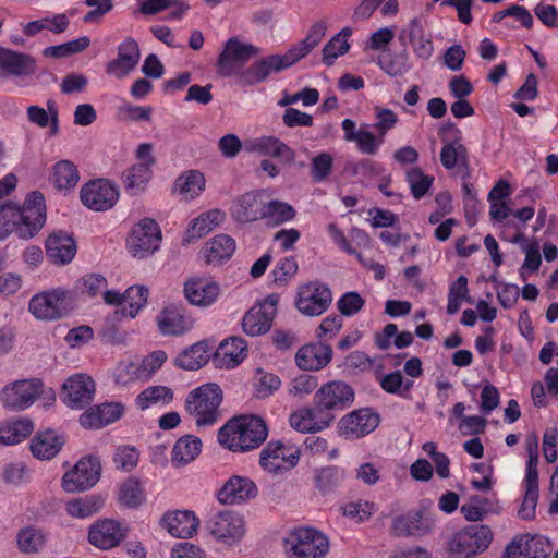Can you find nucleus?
Instances as JSON below:
<instances>
[{"label":"nucleus","mask_w":558,"mask_h":558,"mask_svg":"<svg viewBox=\"0 0 558 558\" xmlns=\"http://www.w3.org/2000/svg\"><path fill=\"white\" fill-rule=\"evenodd\" d=\"M268 436L266 422L254 414L230 418L217 434L218 442L232 452H247L258 448Z\"/></svg>","instance_id":"obj_1"},{"label":"nucleus","mask_w":558,"mask_h":558,"mask_svg":"<svg viewBox=\"0 0 558 558\" xmlns=\"http://www.w3.org/2000/svg\"><path fill=\"white\" fill-rule=\"evenodd\" d=\"M14 234L21 240L35 238L47 220L46 198L40 191L29 192L20 205L13 202Z\"/></svg>","instance_id":"obj_2"},{"label":"nucleus","mask_w":558,"mask_h":558,"mask_svg":"<svg viewBox=\"0 0 558 558\" xmlns=\"http://www.w3.org/2000/svg\"><path fill=\"white\" fill-rule=\"evenodd\" d=\"M283 549L288 558H324L329 541L314 527L300 526L283 537Z\"/></svg>","instance_id":"obj_3"},{"label":"nucleus","mask_w":558,"mask_h":558,"mask_svg":"<svg viewBox=\"0 0 558 558\" xmlns=\"http://www.w3.org/2000/svg\"><path fill=\"white\" fill-rule=\"evenodd\" d=\"M221 401L222 390L219 385L208 383L189 392L185 410L195 418L197 426L214 425L218 421Z\"/></svg>","instance_id":"obj_4"},{"label":"nucleus","mask_w":558,"mask_h":558,"mask_svg":"<svg viewBox=\"0 0 558 558\" xmlns=\"http://www.w3.org/2000/svg\"><path fill=\"white\" fill-rule=\"evenodd\" d=\"M493 541L488 525H470L452 535L447 543L449 558H474L484 553Z\"/></svg>","instance_id":"obj_5"},{"label":"nucleus","mask_w":558,"mask_h":558,"mask_svg":"<svg viewBox=\"0 0 558 558\" xmlns=\"http://www.w3.org/2000/svg\"><path fill=\"white\" fill-rule=\"evenodd\" d=\"M300 460V450L283 441H269L259 452V466L266 473L283 475L291 471Z\"/></svg>","instance_id":"obj_6"},{"label":"nucleus","mask_w":558,"mask_h":558,"mask_svg":"<svg viewBox=\"0 0 558 558\" xmlns=\"http://www.w3.org/2000/svg\"><path fill=\"white\" fill-rule=\"evenodd\" d=\"M161 230L153 219L145 217L133 226L126 240L129 253L136 258H146L159 250Z\"/></svg>","instance_id":"obj_7"},{"label":"nucleus","mask_w":558,"mask_h":558,"mask_svg":"<svg viewBox=\"0 0 558 558\" xmlns=\"http://www.w3.org/2000/svg\"><path fill=\"white\" fill-rule=\"evenodd\" d=\"M353 388L342 380H331L324 384L314 395V405L323 414L335 420V411H342L354 402Z\"/></svg>","instance_id":"obj_8"},{"label":"nucleus","mask_w":558,"mask_h":558,"mask_svg":"<svg viewBox=\"0 0 558 558\" xmlns=\"http://www.w3.org/2000/svg\"><path fill=\"white\" fill-rule=\"evenodd\" d=\"M206 527L217 541L228 545L239 543L245 534L244 519L233 510H220L210 514Z\"/></svg>","instance_id":"obj_9"},{"label":"nucleus","mask_w":558,"mask_h":558,"mask_svg":"<svg viewBox=\"0 0 558 558\" xmlns=\"http://www.w3.org/2000/svg\"><path fill=\"white\" fill-rule=\"evenodd\" d=\"M43 387L39 378L16 380L0 391L1 404L9 411H23L34 403Z\"/></svg>","instance_id":"obj_10"},{"label":"nucleus","mask_w":558,"mask_h":558,"mask_svg":"<svg viewBox=\"0 0 558 558\" xmlns=\"http://www.w3.org/2000/svg\"><path fill=\"white\" fill-rule=\"evenodd\" d=\"M119 187L108 179H95L80 191L82 204L94 211H107L119 201Z\"/></svg>","instance_id":"obj_11"},{"label":"nucleus","mask_w":558,"mask_h":558,"mask_svg":"<svg viewBox=\"0 0 558 558\" xmlns=\"http://www.w3.org/2000/svg\"><path fill=\"white\" fill-rule=\"evenodd\" d=\"M332 302L329 287L318 280L302 284L298 291L296 308L306 316L324 314Z\"/></svg>","instance_id":"obj_12"},{"label":"nucleus","mask_w":558,"mask_h":558,"mask_svg":"<svg viewBox=\"0 0 558 558\" xmlns=\"http://www.w3.org/2000/svg\"><path fill=\"white\" fill-rule=\"evenodd\" d=\"M298 62L290 49L284 54H271L254 62L240 73V80L250 86L267 80L274 72H281Z\"/></svg>","instance_id":"obj_13"},{"label":"nucleus","mask_w":558,"mask_h":558,"mask_svg":"<svg viewBox=\"0 0 558 558\" xmlns=\"http://www.w3.org/2000/svg\"><path fill=\"white\" fill-rule=\"evenodd\" d=\"M99 459L93 456L82 458L62 478V487L68 493L89 489L100 477Z\"/></svg>","instance_id":"obj_14"},{"label":"nucleus","mask_w":558,"mask_h":558,"mask_svg":"<svg viewBox=\"0 0 558 558\" xmlns=\"http://www.w3.org/2000/svg\"><path fill=\"white\" fill-rule=\"evenodd\" d=\"M68 291L54 289L34 295L28 304L29 312L41 320H56L68 313Z\"/></svg>","instance_id":"obj_15"},{"label":"nucleus","mask_w":558,"mask_h":558,"mask_svg":"<svg viewBox=\"0 0 558 558\" xmlns=\"http://www.w3.org/2000/svg\"><path fill=\"white\" fill-rule=\"evenodd\" d=\"M551 545L542 535H517L506 546L502 558H549Z\"/></svg>","instance_id":"obj_16"},{"label":"nucleus","mask_w":558,"mask_h":558,"mask_svg":"<svg viewBox=\"0 0 558 558\" xmlns=\"http://www.w3.org/2000/svg\"><path fill=\"white\" fill-rule=\"evenodd\" d=\"M259 49L252 44H243L238 37H230L223 46V50L217 59V71L221 76L233 74V64L243 65L252 57L257 56Z\"/></svg>","instance_id":"obj_17"},{"label":"nucleus","mask_w":558,"mask_h":558,"mask_svg":"<svg viewBox=\"0 0 558 558\" xmlns=\"http://www.w3.org/2000/svg\"><path fill=\"white\" fill-rule=\"evenodd\" d=\"M159 332L162 336H182L193 329L194 318L182 305L169 304L156 317Z\"/></svg>","instance_id":"obj_18"},{"label":"nucleus","mask_w":558,"mask_h":558,"mask_svg":"<svg viewBox=\"0 0 558 558\" xmlns=\"http://www.w3.org/2000/svg\"><path fill=\"white\" fill-rule=\"evenodd\" d=\"M379 415L369 408L354 410L339 422L340 434L347 439H360L379 425Z\"/></svg>","instance_id":"obj_19"},{"label":"nucleus","mask_w":558,"mask_h":558,"mask_svg":"<svg viewBox=\"0 0 558 558\" xmlns=\"http://www.w3.org/2000/svg\"><path fill=\"white\" fill-rule=\"evenodd\" d=\"M258 488L254 481L246 476L232 475L217 492L221 505H241L256 498Z\"/></svg>","instance_id":"obj_20"},{"label":"nucleus","mask_w":558,"mask_h":558,"mask_svg":"<svg viewBox=\"0 0 558 558\" xmlns=\"http://www.w3.org/2000/svg\"><path fill=\"white\" fill-rule=\"evenodd\" d=\"M141 59L137 41L128 37L118 46V56L106 64V73L116 78H123L135 70Z\"/></svg>","instance_id":"obj_21"},{"label":"nucleus","mask_w":558,"mask_h":558,"mask_svg":"<svg viewBox=\"0 0 558 558\" xmlns=\"http://www.w3.org/2000/svg\"><path fill=\"white\" fill-rule=\"evenodd\" d=\"M64 402L72 409H83L94 398L95 381L86 374H75L63 384Z\"/></svg>","instance_id":"obj_22"},{"label":"nucleus","mask_w":558,"mask_h":558,"mask_svg":"<svg viewBox=\"0 0 558 558\" xmlns=\"http://www.w3.org/2000/svg\"><path fill=\"white\" fill-rule=\"evenodd\" d=\"M46 254L54 265H66L75 257L77 247L73 236L62 230L49 234L45 243Z\"/></svg>","instance_id":"obj_23"},{"label":"nucleus","mask_w":558,"mask_h":558,"mask_svg":"<svg viewBox=\"0 0 558 558\" xmlns=\"http://www.w3.org/2000/svg\"><path fill=\"white\" fill-rule=\"evenodd\" d=\"M247 355V344L244 339L233 336L223 340L213 356V363L218 368L232 369L243 362Z\"/></svg>","instance_id":"obj_24"},{"label":"nucleus","mask_w":558,"mask_h":558,"mask_svg":"<svg viewBox=\"0 0 558 558\" xmlns=\"http://www.w3.org/2000/svg\"><path fill=\"white\" fill-rule=\"evenodd\" d=\"M265 202L262 193L251 191L239 196L231 206L232 218L240 223H247L263 219Z\"/></svg>","instance_id":"obj_25"},{"label":"nucleus","mask_w":558,"mask_h":558,"mask_svg":"<svg viewBox=\"0 0 558 558\" xmlns=\"http://www.w3.org/2000/svg\"><path fill=\"white\" fill-rule=\"evenodd\" d=\"M124 536L121 524L110 519L97 521L88 531L89 543L100 549H111L118 546Z\"/></svg>","instance_id":"obj_26"},{"label":"nucleus","mask_w":558,"mask_h":558,"mask_svg":"<svg viewBox=\"0 0 558 558\" xmlns=\"http://www.w3.org/2000/svg\"><path fill=\"white\" fill-rule=\"evenodd\" d=\"M331 359V347L322 340L302 347L295 355L296 365L305 371L323 369L329 364Z\"/></svg>","instance_id":"obj_27"},{"label":"nucleus","mask_w":558,"mask_h":558,"mask_svg":"<svg viewBox=\"0 0 558 558\" xmlns=\"http://www.w3.org/2000/svg\"><path fill=\"white\" fill-rule=\"evenodd\" d=\"M432 524L422 511H409L392 520L391 533L397 537L422 536L429 533Z\"/></svg>","instance_id":"obj_28"},{"label":"nucleus","mask_w":558,"mask_h":558,"mask_svg":"<svg viewBox=\"0 0 558 558\" xmlns=\"http://www.w3.org/2000/svg\"><path fill=\"white\" fill-rule=\"evenodd\" d=\"M289 421L295 430L310 434L320 432L331 424V417L323 414L316 405L294 411Z\"/></svg>","instance_id":"obj_29"},{"label":"nucleus","mask_w":558,"mask_h":558,"mask_svg":"<svg viewBox=\"0 0 558 558\" xmlns=\"http://www.w3.org/2000/svg\"><path fill=\"white\" fill-rule=\"evenodd\" d=\"M198 519L192 511L175 510L161 518V524L174 537L187 538L197 531Z\"/></svg>","instance_id":"obj_30"},{"label":"nucleus","mask_w":558,"mask_h":558,"mask_svg":"<svg viewBox=\"0 0 558 558\" xmlns=\"http://www.w3.org/2000/svg\"><path fill=\"white\" fill-rule=\"evenodd\" d=\"M123 407L120 403H104L89 408L80 416V424L84 428H101L118 421L123 414Z\"/></svg>","instance_id":"obj_31"},{"label":"nucleus","mask_w":558,"mask_h":558,"mask_svg":"<svg viewBox=\"0 0 558 558\" xmlns=\"http://www.w3.org/2000/svg\"><path fill=\"white\" fill-rule=\"evenodd\" d=\"M36 62L33 57L0 47V71L12 76H28L34 74Z\"/></svg>","instance_id":"obj_32"},{"label":"nucleus","mask_w":558,"mask_h":558,"mask_svg":"<svg viewBox=\"0 0 558 558\" xmlns=\"http://www.w3.org/2000/svg\"><path fill=\"white\" fill-rule=\"evenodd\" d=\"M219 286L216 282L203 278L192 279L185 282L184 293L187 301L197 306H209L218 298Z\"/></svg>","instance_id":"obj_33"},{"label":"nucleus","mask_w":558,"mask_h":558,"mask_svg":"<svg viewBox=\"0 0 558 558\" xmlns=\"http://www.w3.org/2000/svg\"><path fill=\"white\" fill-rule=\"evenodd\" d=\"M226 219V213L215 208L201 214L193 219L183 239L184 244H190L205 236Z\"/></svg>","instance_id":"obj_34"},{"label":"nucleus","mask_w":558,"mask_h":558,"mask_svg":"<svg viewBox=\"0 0 558 558\" xmlns=\"http://www.w3.org/2000/svg\"><path fill=\"white\" fill-rule=\"evenodd\" d=\"M64 445L62 436L48 429L37 433L29 442L32 454L39 460H50L56 457Z\"/></svg>","instance_id":"obj_35"},{"label":"nucleus","mask_w":558,"mask_h":558,"mask_svg":"<svg viewBox=\"0 0 558 558\" xmlns=\"http://www.w3.org/2000/svg\"><path fill=\"white\" fill-rule=\"evenodd\" d=\"M348 477L347 471L338 465H327L314 471V485L323 495L336 492Z\"/></svg>","instance_id":"obj_36"},{"label":"nucleus","mask_w":558,"mask_h":558,"mask_svg":"<svg viewBox=\"0 0 558 558\" xmlns=\"http://www.w3.org/2000/svg\"><path fill=\"white\" fill-rule=\"evenodd\" d=\"M244 149L248 153H258L272 157L293 156L292 149L275 136H262L244 143Z\"/></svg>","instance_id":"obj_37"},{"label":"nucleus","mask_w":558,"mask_h":558,"mask_svg":"<svg viewBox=\"0 0 558 558\" xmlns=\"http://www.w3.org/2000/svg\"><path fill=\"white\" fill-rule=\"evenodd\" d=\"M235 241L228 234H218L206 243L205 257L208 264L229 260L235 251Z\"/></svg>","instance_id":"obj_38"},{"label":"nucleus","mask_w":558,"mask_h":558,"mask_svg":"<svg viewBox=\"0 0 558 558\" xmlns=\"http://www.w3.org/2000/svg\"><path fill=\"white\" fill-rule=\"evenodd\" d=\"M202 441L197 436L184 435L180 437L171 451V461L175 465H184L196 459L202 451Z\"/></svg>","instance_id":"obj_39"},{"label":"nucleus","mask_w":558,"mask_h":558,"mask_svg":"<svg viewBox=\"0 0 558 558\" xmlns=\"http://www.w3.org/2000/svg\"><path fill=\"white\" fill-rule=\"evenodd\" d=\"M50 180L59 191L73 190L80 181L77 167L70 160H60L53 167Z\"/></svg>","instance_id":"obj_40"},{"label":"nucleus","mask_w":558,"mask_h":558,"mask_svg":"<svg viewBox=\"0 0 558 558\" xmlns=\"http://www.w3.org/2000/svg\"><path fill=\"white\" fill-rule=\"evenodd\" d=\"M209 359L205 342H196L184 349L175 359V365L185 371H196L203 367Z\"/></svg>","instance_id":"obj_41"},{"label":"nucleus","mask_w":558,"mask_h":558,"mask_svg":"<svg viewBox=\"0 0 558 558\" xmlns=\"http://www.w3.org/2000/svg\"><path fill=\"white\" fill-rule=\"evenodd\" d=\"M440 162L447 170H452L457 167L468 168V149L461 143L460 137H456L453 141L448 142L442 146L440 151Z\"/></svg>","instance_id":"obj_42"},{"label":"nucleus","mask_w":558,"mask_h":558,"mask_svg":"<svg viewBox=\"0 0 558 558\" xmlns=\"http://www.w3.org/2000/svg\"><path fill=\"white\" fill-rule=\"evenodd\" d=\"M104 504L105 499L102 497L92 494L68 501L65 510L73 518L86 519L99 512Z\"/></svg>","instance_id":"obj_43"},{"label":"nucleus","mask_w":558,"mask_h":558,"mask_svg":"<svg viewBox=\"0 0 558 558\" xmlns=\"http://www.w3.org/2000/svg\"><path fill=\"white\" fill-rule=\"evenodd\" d=\"M34 430V424L28 418H21L9 424L0 425V445L12 446L22 442Z\"/></svg>","instance_id":"obj_44"},{"label":"nucleus","mask_w":558,"mask_h":558,"mask_svg":"<svg viewBox=\"0 0 558 558\" xmlns=\"http://www.w3.org/2000/svg\"><path fill=\"white\" fill-rule=\"evenodd\" d=\"M151 178L149 163H136L123 172L122 180L125 190L131 195L144 191Z\"/></svg>","instance_id":"obj_45"},{"label":"nucleus","mask_w":558,"mask_h":558,"mask_svg":"<svg viewBox=\"0 0 558 558\" xmlns=\"http://www.w3.org/2000/svg\"><path fill=\"white\" fill-rule=\"evenodd\" d=\"M376 64L391 77L402 76L410 70L409 56L407 52L396 53L385 51L378 56Z\"/></svg>","instance_id":"obj_46"},{"label":"nucleus","mask_w":558,"mask_h":558,"mask_svg":"<svg viewBox=\"0 0 558 558\" xmlns=\"http://www.w3.org/2000/svg\"><path fill=\"white\" fill-rule=\"evenodd\" d=\"M391 338H395L393 344L398 349L408 348L413 343V335L410 331H402L398 333L396 324H387L381 333H376L375 344L378 349L386 351L391 347Z\"/></svg>","instance_id":"obj_47"},{"label":"nucleus","mask_w":558,"mask_h":558,"mask_svg":"<svg viewBox=\"0 0 558 558\" xmlns=\"http://www.w3.org/2000/svg\"><path fill=\"white\" fill-rule=\"evenodd\" d=\"M352 35L350 27L342 28L338 34L331 37V39L325 45L323 49V63L330 66L335 63V60L345 54L350 49L348 41Z\"/></svg>","instance_id":"obj_48"},{"label":"nucleus","mask_w":558,"mask_h":558,"mask_svg":"<svg viewBox=\"0 0 558 558\" xmlns=\"http://www.w3.org/2000/svg\"><path fill=\"white\" fill-rule=\"evenodd\" d=\"M173 400V391L167 386H150L144 389L135 399L138 409L146 410L157 404H168Z\"/></svg>","instance_id":"obj_49"},{"label":"nucleus","mask_w":558,"mask_h":558,"mask_svg":"<svg viewBox=\"0 0 558 558\" xmlns=\"http://www.w3.org/2000/svg\"><path fill=\"white\" fill-rule=\"evenodd\" d=\"M326 33V24L322 21L314 23L306 37L298 45L290 48L298 61L306 57L324 38Z\"/></svg>","instance_id":"obj_50"},{"label":"nucleus","mask_w":558,"mask_h":558,"mask_svg":"<svg viewBox=\"0 0 558 558\" xmlns=\"http://www.w3.org/2000/svg\"><path fill=\"white\" fill-rule=\"evenodd\" d=\"M295 215V209L286 202L272 199L264 205L263 219L276 226L293 220Z\"/></svg>","instance_id":"obj_51"},{"label":"nucleus","mask_w":558,"mask_h":558,"mask_svg":"<svg viewBox=\"0 0 558 558\" xmlns=\"http://www.w3.org/2000/svg\"><path fill=\"white\" fill-rule=\"evenodd\" d=\"M205 189L204 174L197 170H190L180 175L174 182V190L191 197L198 196Z\"/></svg>","instance_id":"obj_52"},{"label":"nucleus","mask_w":558,"mask_h":558,"mask_svg":"<svg viewBox=\"0 0 558 558\" xmlns=\"http://www.w3.org/2000/svg\"><path fill=\"white\" fill-rule=\"evenodd\" d=\"M405 180L412 196L421 199L429 192L435 179L433 175L425 174L421 168L414 167L407 172Z\"/></svg>","instance_id":"obj_53"},{"label":"nucleus","mask_w":558,"mask_h":558,"mask_svg":"<svg viewBox=\"0 0 558 558\" xmlns=\"http://www.w3.org/2000/svg\"><path fill=\"white\" fill-rule=\"evenodd\" d=\"M469 300V288L468 278L464 275H460L449 286L447 313L454 315L459 312L463 301Z\"/></svg>","instance_id":"obj_54"},{"label":"nucleus","mask_w":558,"mask_h":558,"mask_svg":"<svg viewBox=\"0 0 558 558\" xmlns=\"http://www.w3.org/2000/svg\"><path fill=\"white\" fill-rule=\"evenodd\" d=\"M148 289L144 286H132L124 292V303L128 307L123 310L124 315L134 318L146 305L148 299Z\"/></svg>","instance_id":"obj_55"},{"label":"nucleus","mask_w":558,"mask_h":558,"mask_svg":"<svg viewBox=\"0 0 558 558\" xmlns=\"http://www.w3.org/2000/svg\"><path fill=\"white\" fill-rule=\"evenodd\" d=\"M333 158L329 153L322 151L314 156L310 163V177L313 183H323L332 172Z\"/></svg>","instance_id":"obj_56"},{"label":"nucleus","mask_w":558,"mask_h":558,"mask_svg":"<svg viewBox=\"0 0 558 558\" xmlns=\"http://www.w3.org/2000/svg\"><path fill=\"white\" fill-rule=\"evenodd\" d=\"M119 499L128 508H137L145 500V494L140 481L131 477L120 486Z\"/></svg>","instance_id":"obj_57"},{"label":"nucleus","mask_w":558,"mask_h":558,"mask_svg":"<svg viewBox=\"0 0 558 558\" xmlns=\"http://www.w3.org/2000/svg\"><path fill=\"white\" fill-rule=\"evenodd\" d=\"M280 385L279 376L258 369L254 383V393L259 399H266L272 396L280 388Z\"/></svg>","instance_id":"obj_58"},{"label":"nucleus","mask_w":558,"mask_h":558,"mask_svg":"<svg viewBox=\"0 0 558 558\" xmlns=\"http://www.w3.org/2000/svg\"><path fill=\"white\" fill-rule=\"evenodd\" d=\"M271 325L257 310L251 308L242 318V329L248 336H259L266 333Z\"/></svg>","instance_id":"obj_59"},{"label":"nucleus","mask_w":558,"mask_h":558,"mask_svg":"<svg viewBox=\"0 0 558 558\" xmlns=\"http://www.w3.org/2000/svg\"><path fill=\"white\" fill-rule=\"evenodd\" d=\"M17 545L23 553H36L44 545V536L40 531L34 527H25L17 534Z\"/></svg>","instance_id":"obj_60"},{"label":"nucleus","mask_w":558,"mask_h":558,"mask_svg":"<svg viewBox=\"0 0 558 558\" xmlns=\"http://www.w3.org/2000/svg\"><path fill=\"white\" fill-rule=\"evenodd\" d=\"M114 381L117 385L126 386L135 380L144 379L138 362L122 361L116 367Z\"/></svg>","instance_id":"obj_61"},{"label":"nucleus","mask_w":558,"mask_h":558,"mask_svg":"<svg viewBox=\"0 0 558 558\" xmlns=\"http://www.w3.org/2000/svg\"><path fill=\"white\" fill-rule=\"evenodd\" d=\"M84 3L92 8L84 16L85 24L100 23L114 7L113 0H84Z\"/></svg>","instance_id":"obj_62"},{"label":"nucleus","mask_w":558,"mask_h":558,"mask_svg":"<svg viewBox=\"0 0 558 558\" xmlns=\"http://www.w3.org/2000/svg\"><path fill=\"white\" fill-rule=\"evenodd\" d=\"M385 137L383 135H375L373 132L361 128L359 136L355 141L360 153L366 155L377 154L379 147L384 144Z\"/></svg>","instance_id":"obj_63"},{"label":"nucleus","mask_w":558,"mask_h":558,"mask_svg":"<svg viewBox=\"0 0 558 558\" xmlns=\"http://www.w3.org/2000/svg\"><path fill=\"white\" fill-rule=\"evenodd\" d=\"M365 304L364 299L355 291L345 292L337 302L341 315L351 317L359 313Z\"/></svg>","instance_id":"obj_64"}]
</instances>
